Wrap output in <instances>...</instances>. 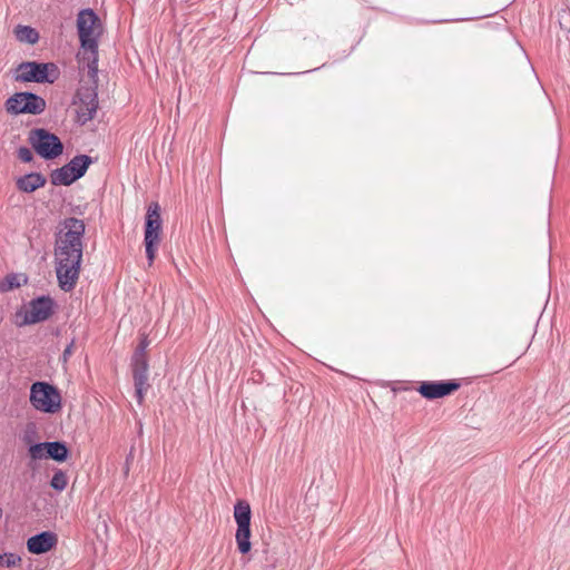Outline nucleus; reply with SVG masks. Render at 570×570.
<instances>
[{"instance_id":"9b49d317","label":"nucleus","mask_w":570,"mask_h":570,"mask_svg":"<svg viewBox=\"0 0 570 570\" xmlns=\"http://www.w3.org/2000/svg\"><path fill=\"white\" fill-rule=\"evenodd\" d=\"M92 80V86L80 87L75 96L76 99L73 102L78 105L76 110L77 122L80 125H85L91 120L98 109L97 77Z\"/></svg>"},{"instance_id":"bb28decb","label":"nucleus","mask_w":570,"mask_h":570,"mask_svg":"<svg viewBox=\"0 0 570 570\" xmlns=\"http://www.w3.org/2000/svg\"><path fill=\"white\" fill-rule=\"evenodd\" d=\"M2 514H3V511H2V509L0 508V519L2 518Z\"/></svg>"},{"instance_id":"f3484780","label":"nucleus","mask_w":570,"mask_h":570,"mask_svg":"<svg viewBox=\"0 0 570 570\" xmlns=\"http://www.w3.org/2000/svg\"><path fill=\"white\" fill-rule=\"evenodd\" d=\"M131 372L137 403L141 405L145 399V393L150 387V384L148 383V371L131 370Z\"/></svg>"},{"instance_id":"393cba45","label":"nucleus","mask_w":570,"mask_h":570,"mask_svg":"<svg viewBox=\"0 0 570 570\" xmlns=\"http://www.w3.org/2000/svg\"><path fill=\"white\" fill-rule=\"evenodd\" d=\"M134 452H135V448L131 446L129 453L126 455V460H125V463L122 466V474H124L125 479L129 475L130 466H131V464L134 462V458H135Z\"/></svg>"},{"instance_id":"b1692460","label":"nucleus","mask_w":570,"mask_h":570,"mask_svg":"<svg viewBox=\"0 0 570 570\" xmlns=\"http://www.w3.org/2000/svg\"><path fill=\"white\" fill-rule=\"evenodd\" d=\"M18 158L22 163H31L33 160V154H32V151L28 147L21 146L18 149Z\"/></svg>"},{"instance_id":"ddd939ff","label":"nucleus","mask_w":570,"mask_h":570,"mask_svg":"<svg viewBox=\"0 0 570 570\" xmlns=\"http://www.w3.org/2000/svg\"><path fill=\"white\" fill-rule=\"evenodd\" d=\"M57 543L58 537L55 532L42 531L27 540V549L32 554H43L53 549Z\"/></svg>"},{"instance_id":"a878e982","label":"nucleus","mask_w":570,"mask_h":570,"mask_svg":"<svg viewBox=\"0 0 570 570\" xmlns=\"http://www.w3.org/2000/svg\"><path fill=\"white\" fill-rule=\"evenodd\" d=\"M73 346H75V338L71 340V342L66 346V348L63 350L62 352V355L60 357V361L62 363H67L69 357L71 356L72 354V351H73Z\"/></svg>"},{"instance_id":"7ed1b4c3","label":"nucleus","mask_w":570,"mask_h":570,"mask_svg":"<svg viewBox=\"0 0 570 570\" xmlns=\"http://www.w3.org/2000/svg\"><path fill=\"white\" fill-rule=\"evenodd\" d=\"M60 73L55 62L22 61L14 70V80L52 85L59 79Z\"/></svg>"},{"instance_id":"a211bd4d","label":"nucleus","mask_w":570,"mask_h":570,"mask_svg":"<svg viewBox=\"0 0 570 570\" xmlns=\"http://www.w3.org/2000/svg\"><path fill=\"white\" fill-rule=\"evenodd\" d=\"M28 283V276L23 273H10L7 274L0 281V292L7 293L16 288L21 287Z\"/></svg>"},{"instance_id":"6e6552de","label":"nucleus","mask_w":570,"mask_h":570,"mask_svg":"<svg viewBox=\"0 0 570 570\" xmlns=\"http://www.w3.org/2000/svg\"><path fill=\"white\" fill-rule=\"evenodd\" d=\"M91 164H94L91 156L76 155L66 165L52 170L50 181L53 186H70L86 175Z\"/></svg>"},{"instance_id":"423d86ee","label":"nucleus","mask_w":570,"mask_h":570,"mask_svg":"<svg viewBox=\"0 0 570 570\" xmlns=\"http://www.w3.org/2000/svg\"><path fill=\"white\" fill-rule=\"evenodd\" d=\"M31 405L42 413L55 414L61 410V394L57 386L37 381L30 387Z\"/></svg>"},{"instance_id":"f257e3e1","label":"nucleus","mask_w":570,"mask_h":570,"mask_svg":"<svg viewBox=\"0 0 570 570\" xmlns=\"http://www.w3.org/2000/svg\"><path fill=\"white\" fill-rule=\"evenodd\" d=\"M86 232L83 220L67 217L59 223L55 234V268L59 287L70 292L80 275Z\"/></svg>"},{"instance_id":"9d476101","label":"nucleus","mask_w":570,"mask_h":570,"mask_svg":"<svg viewBox=\"0 0 570 570\" xmlns=\"http://www.w3.org/2000/svg\"><path fill=\"white\" fill-rule=\"evenodd\" d=\"M234 519L237 524L235 540L239 553L247 554L252 549L250 520L252 509L246 500H237L234 505Z\"/></svg>"},{"instance_id":"20e7f679","label":"nucleus","mask_w":570,"mask_h":570,"mask_svg":"<svg viewBox=\"0 0 570 570\" xmlns=\"http://www.w3.org/2000/svg\"><path fill=\"white\" fill-rule=\"evenodd\" d=\"M57 303L50 295H40L28 303V309L16 312L14 324L18 327L38 324L49 320L56 312Z\"/></svg>"},{"instance_id":"0eeeda50","label":"nucleus","mask_w":570,"mask_h":570,"mask_svg":"<svg viewBox=\"0 0 570 570\" xmlns=\"http://www.w3.org/2000/svg\"><path fill=\"white\" fill-rule=\"evenodd\" d=\"M28 142L35 153L45 160H52L63 153L60 138L45 128H35L29 131Z\"/></svg>"},{"instance_id":"5701e85b","label":"nucleus","mask_w":570,"mask_h":570,"mask_svg":"<svg viewBox=\"0 0 570 570\" xmlns=\"http://www.w3.org/2000/svg\"><path fill=\"white\" fill-rule=\"evenodd\" d=\"M0 557L1 566H6L7 568L16 567L21 562V557L13 552H4L0 554Z\"/></svg>"},{"instance_id":"412c9836","label":"nucleus","mask_w":570,"mask_h":570,"mask_svg":"<svg viewBox=\"0 0 570 570\" xmlns=\"http://www.w3.org/2000/svg\"><path fill=\"white\" fill-rule=\"evenodd\" d=\"M67 484H68L67 473L60 469L56 470V472L53 473V475L50 480V487L53 490L61 492L67 488Z\"/></svg>"},{"instance_id":"4be33fe9","label":"nucleus","mask_w":570,"mask_h":570,"mask_svg":"<svg viewBox=\"0 0 570 570\" xmlns=\"http://www.w3.org/2000/svg\"><path fill=\"white\" fill-rule=\"evenodd\" d=\"M28 454L32 460H42L47 458V442H37L30 444L28 448Z\"/></svg>"},{"instance_id":"4468645a","label":"nucleus","mask_w":570,"mask_h":570,"mask_svg":"<svg viewBox=\"0 0 570 570\" xmlns=\"http://www.w3.org/2000/svg\"><path fill=\"white\" fill-rule=\"evenodd\" d=\"M46 183L47 178L41 173L32 171L18 177L16 186L18 190L30 194L43 187Z\"/></svg>"},{"instance_id":"dca6fc26","label":"nucleus","mask_w":570,"mask_h":570,"mask_svg":"<svg viewBox=\"0 0 570 570\" xmlns=\"http://www.w3.org/2000/svg\"><path fill=\"white\" fill-rule=\"evenodd\" d=\"M70 456V450L63 441H47V458L56 462H66Z\"/></svg>"},{"instance_id":"f8f14e48","label":"nucleus","mask_w":570,"mask_h":570,"mask_svg":"<svg viewBox=\"0 0 570 570\" xmlns=\"http://www.w3.org/2000/svg\"><path fill=\"white\" fill-rule=\"evenodd\" d=\"M460 386L458 380L422 381L416 390L422 397L432 401L453 394Z\"/></svg>"},{"instance_id":"1a4fd4ad","label":"nucleus","mask_w":570,"mask_h":570,"mask_svg":"<svg viewBox=\"0 0 570 570\" xmlns=\"http://www.w3.org/2000/svg\"><path fill=\"white\" fill-rule=\"evenodd\" d=\"M46 107L45 98L31 91L14 92L4 102L6 111L13 116L41 115Z\"/></svg>"},{"instance_id":"39448f33","label":"nucleus","mask_w":570,"mask_h":570,"mask_svg":"<svg viewBox=\"0 0 570 570\" xmlns=\"http://www.w3.org/2000/svg\"><path fill=\"white\" fill-rule=\"evenodd\" d=\"M161 208L157 202L149 204L145 216L144 245L149 266L153 265L160 245L163 230Z\"/></svg>"},{"instance_id":"6ab92c4d","label":"nucleus","mask_w":570,"mask_h":570,"mask_svg":"<svg viewBox=\"0 0 570 570\" xmlns=\"http://www.w3.org/2000/svg\"><path fill=\"white\" fill-rule=\"evenodd\" d=\"M16 38L21 41V42H26V43H29V45H35L38 42L39 40V32L30 27V26H21L19 24L17 28H16Z\"/></svg>"},{"instance_id":"f03ea898","label":"nucleus","mask_w":570,"mask_h":570,"mask_svg":"<svg viewBox=\"0 0 570 570\" xmlns=\"http://www.w3.org/2000/svg\"><path fill=\"white\" fill-rule=\"evenodd\" d=\"M99 23L98 14L91 9H81L77 16V30L80 41V49L77 57L88 69L90 79L98 76V37L95 27Z\"/></svg>"},{"instance_id":"aec40b11","label":"nucleus","mask_w":570,"mask_h":570,"mask_svg":"<svg viewBox=\"0 0 570 570\" xmlns=\"http://www.w3.org/2000/svg\"><path fill=\"white\" fill-rule=\"evenodd\" d=\"M20 438H21V441L26 445H28V448L30 446V444L37 443V440L39 439L37 424L35 422H28L24 425V429H23Z\"/></svg>"},{"instance_id":"2eb2a0df","label":"nucleus","mask_w":570,"mask_h":570,"mask_svg":"<svg viewBox=\"0 0 570 570\" xmlns=\"http://www.w3.org/2000/svg\"><path fill=\"white\" fill-rule=\"evenodd\" d=\"M149 340L146 334H140L139 343L137 347L135 348V352L131 356L130 361V367L131 370H141V371H148L149 364L146 351L149 346Z\"/></svg>"}]
</instances>
